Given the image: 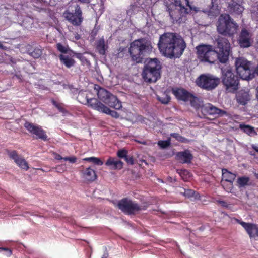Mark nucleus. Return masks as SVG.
<instances>
[{
  "label": "nucleus",
  "instance_id": "f257e3e1",
  "mask_svg": "<svg viewBox=\"0 0 258 258\" xmlns=\"http://www.w3.org/2000/svg\"><path fill=\"white\" fill-rule=\"evenodd\" d=\"M215 49L211 45L201 44L196 47L198 58L200 61L214 63L218 59L222 63H226L230 54V44L225 37L218 36L215 38Z\"/></svg>",
  "mask_w": 258,
  "mask_h": 258
},
{
  "label": "nucleus",
  "instance_id": "f03ea898",
  "mask_svg": "<svg viewBox=\"0 0 258 258\" xmlns=\"http://www.w3.org/2000/svg\"><path fill=\"white\" fill-rule=\"evenodd\" d=\"M152 51L151 41L143 38L135 40L131 42L128 49L127 47H120L117 49L116 56L117 58H123L127 56L129 53L132 60L139 63L142 62Z\"/></svg>",
  "mask_w": 258,
  "mask_h": 258
},
{
  "label": "nucleus",
  "instance_id": "7ed1b4c3",
  "mask_svg": "<svg viewBox=\"0 0 258 258\" xmlns=\"http://www.w3.org/2000/svg\"><path fill=\"white\" fill-rule=\"evenodd\" d=\"M158 46L165 56L169 58H178L182 54L186 43L177 34L165 33L160 36Z\"/></svg>",
  "mask_w": 258,
  "mask_h": 258
},
{
  "label": "nucleus",
  "instance_id": "20e7f679",
  "mask_svg": "<svg viewBox=\"0 0 258 258\" xmlns=\"http://www.w3.org/2000/svg\"><path fill=\"white\" fill-rule=\"evenodd\" d=\"M165 5L173 23H184L187 14L200 11L199 8L191 5L189 0H167Z\"/></svg>",
  "mask_w": 258,
  "mask_h": 258
},
{
  "label": "nucleus",
  "instance_id": "39448f33",
  "mask_svg": "<svg viewBox=\"0 0 258 258\" xmlns=\"http://www.w3.org/2000/svg\"><path fill=\"white\" fill-rule=\"evenodd\" d=\"M162 66L156 58H149L145 62L142 72V77L146 82L155 83L161 76Z\"/></svg>",
  "mask_w": 258,
  "mask_h": 258
},
{
  "label": "nucleus",
  "instance_id": "423d86ee",
  "mask_svg": "<svg viewBox=\"0 0 258 258\" xmlns=\"http://www.w3.org/2000/svg\"><path fill=\"white\" fill-rule=\"evenodd\" d=\"M238 25L229 15L221 14L218 18L217 30L222 37H232L236 33Z\"/></svg>",
  "mask_w": 258,
  "mask_h": 258
},
{
  "label": "nucleus",
  "instance_id": "0eeeda50",
  "mask_svg": "<svg viewBox=\"0 0 258 258\" xmlns=\"http://www.w3.org/2000/svg\"><path fill=\"white\" fill-rule=\"evenodd\" d=\"M222 83L228 92H234L238 89L239 77L231 69H221Z\"/></svg>",
  "mask_w": 258,
  "mask_h": 258
},
{
  "label": "nucleus",
  "instance_id": "6e6552de",
  "mask_svg": "<svg viewBox=\"0 0 258 258\" xmlns=\"http://www.w3.org/2000/svg\"><path fill=\"white\" fill-rule=\"evenodd\" d=\"M237 73L243 80H249L254 77V73L251 61L244 57L237 58L235 61Z\"/></svg>",
  "mask_w": 258,
  "mask_h": 258
},
{
  "label": "nucleus",
  "instance_id": "1a4fd4ad",
  "mask_svg": "<svg viewBox=\"0 0 258 258\" xmlns=\"http://www.w3.org/2000/svg\"><path fill=\"white\" fill-rule=\"evenodd\" d=\"M117 207L123 213L128 215H135L147 208V205H140L127 198H123L119 201Z\"/></svg>",
  "mask_w": 258,
  "mask_h": 258
},
{
  "label": "nucleus",
  "instance_id": "9d476101",
  "mask_svg": "<svg viewBox=\"0 0 258 258\" xmlns=\"http://www.w3.org/2000/svg\"><path fill=\"white\" fill-rule=\"evenodd\" d=\"M220 82L219 78L209 74H202L196 80V84L199 87L207 91L214 89Z\"/></svg>",
  "mask_w": 258,
  "mask_h": 258
},
{
  "label": "nucleus",
  "instance_id": "9b49d317",
  "mask_svg": "<svg viewBox=\"0 0 258 258\" xmlns=\"http://www.w3.org/2000/svg\"><path fill=\"white\" fill-rule=\"evenodd\" d=\"M77 99L81 103L87 105L91 108L102 113L105 106L104 104L98 101L96 98H89L83 92H80L79 93Z\"/></svg>",
  "mask_w": 258,
  "mask_h": 258
},
{
  "label": "nucleus",
  "instance_id": "f8f14e48",
  "mask_svg": "<svg viewBox=\"0 0 258 258\" xmlns=\"http://www.w3.org/2000/svg\"><path fill=\"white\" fill-rule=\"evenodd\" d=\"M63 16L67 20L75 26H80L83 20L82 12L78 5L75 6L74 12L66 11Z\"/></svg>",
  "mask_w": 258,
  "mask_h": 258
},
{
  "label": "nucleus",
  "instance_id": "ddd939ff",
  "mask_svg": "<svg viewBox=\"0 0 258 258\" xmlns=\"http://www.w3.org/2000/svg\"><path fill=\"white\" fill-rule=\"evenodd\" d=\"M24 126L29 133L35 135L37 138L40 139L43 141H47L48 140L47 136L45 131L41 126L35 125L28 121H26Z\"/></svg>",
  "mask_w": 258,
  "mask_h": 258
},
{
  "label": "nucleus",
  "instance_id": "4468645a",
  "mask_svg": "<svg viewBox=\"0 0 258 258\" xmlns=\"http://www.w3.org/2000/svg\"><path fill=\"white\" fill-rule=\"evenodd\" d=\"M201 109L202 113L205 115L208 114L221 117L227 115L226 111L218 108L210 103L202 105Z\"/></svg>",
  "mask_w": 258,
  "mask_h": 258
},
{
  "label": "nucleus",
  "instance_id": "2eb2a0df",
  "mask_svg": "<svg viewBox=\"0 0 258 258\" xmlns=\"http://www.w3.org/2000/svg\"><path fill=\"white\" fill-rule=\"evenodd\" d=\"M251 34L245 28H243L238 38L239 45L242 48H247L251 45Z\"/></svg>",
  "mask_w": 258,
  "mask_h": 258
},
{
  "label": "nucleus",
  "instance_id": "dca6fc26",
  "mask_svg": "<svg viewBox=\"0 0 258 258\" xmlns=\"http://www.w3.org/2000/svg\"><path fill=\"white\" fill-rule=\"evenodd\" d=\"M176 159L182 164H189L191 162L194 156L189 150L177 152L175 154Z\"/></svg>",
  "mask_w": 258,
  "mask_h": 258
},
{
  "label": "nucleus",
  "instance_id": "f3484780",
  "mask_svg": "<svg viewBox=\"0 0 258 258\" xmlns=\"http://www.w3.org/2000/svg\"><path fill=\"white\" fill-rule=\"evenodd\" d=\"M8 154L20 167L26 170H28L29 168L28 163L23 158L19 157L16 151L9 152Z\"/></svg>",
  "mask_w": 258,
  "mask_h": 258
},
{
  "label": "nucleus",
  "instance_id": "a211bd4d",
  "mask_svg": "<svg viewBox=\"0 0 258 258\" xmlns=\"http://www.w3.org/2000/svg\"><path fill=\"white\" fill-rule=\"evenodd\" d=\"M82 177L86 181L92 182L95 181L97 177L96 172L90 167L86 168L81 171Z\"/></svg>",
  "mask_w": 258,
  "mask_h": 258
},
{
  "label": "nucleus",
  "instance_id": "6ab92c4d",
  "mask_svg": "<svg viewBox=\"0 0 258 258\" xmlns=\"http://www.w3.org/2000/svg\"><path fill=\"white\" fill-rule=\"evenodd\" d=\"M239 223L245 229L250 237L258 236V227L256 224L240 221Z\"/></svg>",
  "mask_w": 258,
  "mask_h": 258
},
{
  "label": "nucleus",
  "instance_id": "aec40b11",
  "mask_svg": "<svg viewBox=\"0 0 258 258\" xmlns=\"http://www.w3.org/2000/svg\"><path fill=\"white\" fill-rule=\"evenodd\" d=\"M172 92L176 98L179 100L185 102L188 101L190 97H191V93L188 92L184 89L177 88L173 89Z\"/></svg>",
  "mask_w": 258,
  "mask_h": 258
},
{
  "label": "nucleus",
  "instance_id": "412c9836",
  "mask_svg": "<svg viewBox=\"0 0 258 258\" xmlns=\"http://www.w3.org/2000/svg\"><path fill=\"white\" fill-rule=\"evenodd\" d=\"M104 103L110 107L113 108L116 110L120 109L122 107L121 102L115 96L111 93Z\"/></svg>",
  "mask_w": 258,
  "mask_h": 258
},
{
  "label": "nucleus",
  "instance_id": "4be33fe9",
  "mask_svg": "<svg viewBox=\"0 0 258 258\" xmlns=\"http://www.w3.org/2000/svg\"><path fill=\"white\" fill-rule=\"evenodd\" d=\"M236 100L240 105H245L250 100V96L247 91L240 90L236 95Z\"/></svg>",
  "mask_w": 258,
  "mask_h": 258
},
{
  "label": "nucleus",
  "instance_id": "5701e85b",
  "mask_svg": "<svg viewBox=\"0 0 258 258\" xmlns=\"http://www.w3.org/2000/svg\"><path fill=\"white\" fill-rule=\"evenodd\" d=\"M202 11L207 14L210 18H215L220 14V10L217 5H214L212 1L208 9H206Z\"/></svg>",
  "mask_w": 258,
  "mask_h": 258
},
{
  "label": "nucleus",
  "instance_id": "b1692460",
  "mask_svg": "<svg viewBox=\"0 0 258 258\" xmlns=\"http://www.w3.org/2000/svg\"><path fill=\"white\" fill-rule=\"evenodd\" d=\"M59 60L61 64L64 65L67 68H71L74 66L76 61L68 55L60 54Z\"/></svg>",
  "mask_w": 258,
  "mask_h": 258
},
{
  "label": "nucleus",
  "instance_id": "393cba45",
  "mask_svg": "<svg viewBox=\"0 0 258 258\" xmlns=\"http://www.w3.org/2000/svg\"><path fill=\"white\" fill-rule=\"evenodd\" d=\"M43 49L40 46L33 47L29 46L27 48L28 53L34 58H38L41 57L42 54Z\"/></svg>",
  "mask_w": 258,
  "mask_h": 258
},
{
  "label": "nucleus",
  "instance_id": "a878e982",
  "mask_svg": "<svg viewBox=\"0 0 258 258\" xmlns=\"http://www.w3.org/2000/svg\"><path fill=\"white\" fill-rule=\"evenodd\" d=\"M123 162L120 160L109 158L105 163L106 165L112 169H120L123 167Z\"/></svg>",
  "mask_w": 258,
  "mask_h": 258
},
{
  "label": "nucleus",
  "instance_id": "bb28decb",
  "mask_svg": "<svg viewBox=\"0 0 258 258\" xmlns=\"http://www.w3.org/2000/svg\"><path fill=\"white\" fill-rule=\"evenodd\" d=\"M95 89L97 90V96L98 98L103 102L111 94V93L108 92L107 90L99 87L98 85L95 86Z\"/></svg>",
  "mask_w": 258,
  "mask_h": 258
},
{
  "label": "nucleus",
  "instance_id": "cd10ccee",
  "mask_svg": "<svg viewBox=\"0 0 258 258\" xmlns=\"http://www.w3.org/2000/svg\"><path fill=\"white\" fill-rule=\"evenodd\" d=\"M229 10L231 14H241L243 10V7L235 2H232L229 4Z\"/></svg>",
  "mask_w": 258,
  "mask_h": 258
},
{
  "label": "nucleus",
  "instance_id": "c85d7f7f",
  "mask_svg": "<svg viewBox=\"0 0 258 258\" xmlns=\"http://www.w3.org/2000/svg\"><path fill=\"white\" fill-rule=\"evenodd\" d=\"M96 48L100 54H105L106 51L108 48V46L105 44V42L103 38H100L97 41Z\"/></svg>",
  "mask_w": 258,
  "mask_h": 258
},
{
  "label": "nucleus",
  "instance_id": "c756f323",
  "mask_svg": "<svg viewBox=\"0 0 258 258\" xmlns=\"http://www.w3.org/2000/svg\"><path fill=\"white\" fill-rule=\"evenodd\" d=\"M223 179L226 182L233 184L236 175L228 171L226 169L222 170Z\"/></svg>",
  "mask_w": 258,
  "mask_h": 258
},
{
  "label": "nucleus",
  "instance_id": "7c9ffc66",
  "mask_svg": "<svg viewBox=\"0 0 258 258\" xmlns=\"http://www.w3.org/2000/svg\"><path fill=\"white\" fill-rule=\"evenodd\" d=\"M239 128L250 136H254L257 135L254 128L250 125L241 124L239 125Z\"/></svg>",
  "mask_w": 258,
  "mask_h": 258
},
{
  "label": "nucleus",
  "instance_id": "2f4dec72",
  "mask_svg": "<svg viewBox=\"0 0 258 258\" xmlns=\"http://www.w3.org/2000/svg\"><path fill=\"white\" fill-rule=\"evenodd\" d=\"M250 179L247 176L240 177L237 179V182L239 187H244L248 185Z\"/></svg>",
  "mask_w": 258,
  "mask_h": 258
},
{
  "label": "nucleus",
  "instance_id": "473e14b6",
  "mask_svg": "<svg viewBox=\"0 0 258 258\" xmlns=\"http://www.w3.org/2000/svg\"><path fill=\"white\" fill-rule=\"evenodd\" d=\"M170 137L174 138L176 139V140L181 142V143H187L189 142V140L185 137L181 136L178 133H171L170 134Z\"/></svg>",
  "mask_w": 258,
  "mask_h": 258
},
{
  "label": "nucleus",
  "instance_id": "72a5a7b5",
  "mask_svg": "<svg viewBox=\"0 0 258 258\" xmlns=\"http://www.w3.org/2000/svg\"><path fill=\"white\" fill-rule=\"evenodd\" d=\"M189 98H190L188 99V101L190 102V104L192 107L195 108H199L201 107L198 98L192 94H191V97H190Z\"/></svg>",
  "mask_w": 258,
  "mask_h": 258
},
{
  "label": "nucleus",
  "instance_id": "f704fd0d",
  "mask_svg": "<svg viewBox=\"0 0 258 258\" xmlns=\"http://www.w3.org/2000/svg\"><path fill=\"white\" fill-rule=\"evenodd\" d=\"M83 160L92 162L96 165H102L103 162L98 158L95 157H87L83 159Z\"/></svg>",
  "mask_w": 258,
  "mask_h": 258
},
{
  "label": "nucleus",
  "instance_id": "c9c22d12",
  "mask_svg": "<svg viewBox=\"0 0 258 258\" xmlns=\"http://www.w3.org/2000/svg\"><path fill=\"white\" fill-rule=\"evenodd\" d=\"M75 55L76 58H78L83 65L89 67L91 65L90 61L84 56L83 54L80 53H75Z\"/></svg>",
  "mask_w": 258,
  "mask_h": 258
},
{
  "label": "nucleus",
  "instance_id": "e433bc0d",
  "mask_svg": "<svg viewBox=\"0 0 258 258\" xmlns=\"http://www.w3.org/2000/svg\"><path fill=\"white\" fill-rule=\"evenodd\" d=\"M51 103L52 104L57 108L59 112L66 114L67 113V110L63 107V104L61 103H58L54 99H51Z\"/></svg>",
  "mask_w": 258,
  "mask_h": 258
},
{
  "label": "nucleus",
  "instance_id": "4c0bfd02",
  "mask_svg": "<svg viewBox=\"0 0 258 258\" xmlns=\"http://www.w3.org/2000/svg\"><path fill=\"white\" fill-rule=\"evenodd\" d=\"M170 97L166 93H164L162 96H158L157 99L162 104H167L170 100Z\"/></svg>",
  "mask_w": 258,
  "mask_h": 258
},
{
  "label": "nucleus",
  "instance_id": "58836bf2",
  "mask_svg": "<svg viewBox=\"0 0 258 258\" xmlns=\"http://www.w3.org/2000/svg\"><path fill=\"white\" fill-rule=\"evenodd\" d=\"M102 113L110 115L112 117L117 118L119 117V114L115 111L110 110L107 106H105L104 110H103Z\"/></svg>",
  "mask_w": 258,
  "mask_h": 258
},
{
  "label": "nucleus",
  "instance_id": "ea45409f",
  "mask_svg": "<svg viewBox=\"0 0 258 258\" xmlns=\"http://www.w3.org/2000/svg\"><path fill=\"white\" fill-rule=\"evenodd\" d=\"M180 192L187 198L192 197L196 194V192L194 190L190 189H185L183 188H181Z\"/></svg>",
  "mask_w": 258,
  "mask_h": 258
},
{
  "label": "nucleus",
  "instance_id": "a19ab883",
  "mask_svg": "<svg viewBox=\"0 0 258 258\" xmlns=\"http://www.w3.org/2000/svg\"><path fill=\"white\" fill-rule=\"evenodd\" d=\"M158 145L160 147V148L162 149H165L168 147L170 145V140H167L165 141H162L160 140L158 142Z\"/></svg>",
  "mask_w": 258,
  "mask_h": 258
},
{
  "label": "nucleus",
  "instance_id": "79ce46f5",
  "mask_svg": "<svg viewBox=\"0 0 258 258\" xmlns=\"http://www.w3.org/2000/svg\"><path fill=\"white\" fill-rule=\"evenodd\" d=\"M56 48L57 50L61 53H67L68 52V48L60 43L56 44Z\"/></svg>",
  "mask_w": 258,
  "mask_h": 258
},
{
  "label": "nucleus",
  "instance_id": "37998d69",
  "mask_svg": "<svg viewBox=\"0 0 258 258\" xmlns=\"http://www.w3.org/2000/svg\"><path fill=\"white\" fill-rule=\"evenodd\" d=\"M117 156L120 158L124 159L127 155V151L126 150L122 149L118 151L117 153Z\"/></svg>",
  "mask_w": 258,
  "mask_h": 258
},
{
  "label": "nucleus",
  "instance_id": "c03bdc74",
  "mask_svg": "<svg viewBox=\"0 0 258 258\" xmlns=\"http://www.w3.org/2000/svg\"><path fill=\"white\" fill-rule=\"evenodd\" d=\"M177 172L182 177L184 176L187 175L189 172L186 169H177Z\"/></svg>",
  "mask_w": 258,
  "mask_h": 258
},
{
  "label": "nucleus",
  "instance_id": "a18cd8bd",
  "mask_svg": "<svg viewBox=\"0 0 258 258\" xmlns=\"http://www.w3.org/2000/svg\"><path fill=\"white\" fill-rule=\"evenodd\" d=\"M124 159L129 164L133 165L134 164V160L133 156L127 155Z\"/></svg>",
  "mask_w": 258,
  "mask_h": 258
},
{
  "label": "nucleus",
  "instance_id": "49530a36",
  "mask_svg": "<svg viewBox=\"0 0 258 258\" xmlns=\"http://www.w3.org/2000/svg\"><path fill=\"white\" fill-rule=\"evenodd\" d=\"M0 249L2 250L6 251H7L8 252V256H10L12 254V251L10 249L8 248L0 247Z\"/></svg>",
  "mask_w": 258,
  "mask_h": 258
},
{
  "label": "nucleus",
  "instance_id": "de8ad7c7",
  "mask_svg": "<svg viewBox=\"0 0 258 258\" xmlns=\"http://www.w3.org/2000/svg\"><path fill=\"white\" fill-rule=\"evenodd\" d=\"M68 161L71 163H75L77 161V158L75 156L69 157Z\"/></svg>",
  "mask_w": 258,
  "mask_h": 258
},
{
  "label": "nucleus",
  "instance_id": "09e8293b",
  "mask_svg": "<svg viewBox=\"0 0 258 258\" xmlns=\"http://www.w3.org/2000/svg\"><path fill=\"white\" fill-rule=\"evenodd\" d=\"M251 147L255 152L258 153V145H257L252 144Z\"/></svg>",
  "mask_w": 258,
  "mask_h": 258
},
{
  "label": "nucleus",
  "instance_id": "8fccbe9b",
  "mask_svg": "<svg viewBox=\"0 0 258 258\" xmlns=\"http://www.w3.org/2000/svg\"><path fill=\"white\" fill-rule=\"evenodd\" d=\"M55 159H56V160H62V157H61V156L58 154H55Z\"/></svg>",
  "mask_w": 258,
  "mask_h": 258
},
{
  "label": "nucleus",
  "instance_id": "3c124183",
  "mask_svg": "<svg viewBox=\"0 0 258 258\" xmlns=\"http://www.w3.org/2000/svg\"><path fill=\"white\" fill-rule=\"evenodd\" d=\"M219 203L221 204V205L223 207H226L227 206V204L225 202L223 201H219Z\"/></svg>",
  "mask_w": 258,
  "mask_h": 258
},
{
  "label": "nucleus",
  "instance_id": "603ef678",
  "mask_svg": "<svg viewBox=\"0 0 258 258\" xmlns=\"http://www.w3.org/2000/svg\"><path fill=\"white\" fill-rule=\"evenodd\" d=\"M10 61L12 62V63H16V60L13 58L12 57H10L9 58Z\"/></svg>",
  "mask_w": 258,
  "mask_h": 258
},
{
  "label": "nucleus",
  "instance_id": "864d4df0",
  "mask_svg": "<svg viewBox=\"0 0 258 258\" xmlns=\"http://www.w3.org/2000/svg\"><path fill=\"white\" fill-rule=\"evenodd\" d=\"M108 253L107 252H106V253H105L103 255V256H102V258H107V257H108Z\"/></svg>",
  "mask_w": 258,
  "mask_h": 258
},
{
  "label": "nucleus",
  "instance_id": "5fc2aeb1",
  "mask_svg": "<svg viewBox=\"0 0 258 258\" xmlns=\"http://www.w3.org/2000/svg\"><path fill=\"white\" fill-rule=\"evenodd\" d=\"M61 167V166H58L56 167V169L58 172H60V168Z\"/></svg>",
  "mask_w": 258,
  "mask_h": 258
},
{
  "label": "nucleus",
  "instance_id": "6e6d98bb",
  "mask_svg": "<svg viewBox=\"0 0 258 258\" xmlns=\"http://www.w3.org/2000/svg\"><path fill=\"white\" fill-rule=\"evenodd\" d=\"M0 49L5 50V49H6V47L4 46L3 44L0 43Z\"/></svg>",
  "mask_w": 258,
  "mask_h": 258
},
{
  "label": "nucleus",
  "instance_id": "4d7b16f0",
  "mask_svg": "<svg viewBox=\"0 0 258 258\" xmlns=\"http://www.w3.org/2000/svg\"><path fill=\"white\" fill-rule=\"evenodd\" d=\"M249 154L250 155L253 156H254L255 155V153H253V152H252V151H250V152H249Z\"/></svg>",
  "mask_w": 258,
  "mask_h": 258
},
{
  "label": "nucleus",
  "instance_id": "13d9d810",
  "mask_svg": "<svg viewBox=\"0 0 258 258\" xmlns=\"http://www.w3.org/2000/svg\"><path fill=\"white\" fill-rule=\"evenodd\" d=\"M62 159H63L65 161H68L69 157H64V158L62 157Z\"/></svg>",
  "mask_w": 258,
  "mask_h": 258
},
{
  "label": "nucleus",
  "instance_id": "bf43d9fd",
  "mask_svg": "<svg viewBox=\"0 0 258 258\" xmlns=\"http://www.w3.org/2000/svg\"><path fill=\"white\" fill-rule=\"evenodd\" d=\"M16 76L18 78H20L19 76L18 75H16Z\"/></svg>",
  "mask_w": 258,
  "mask_h": 258
}]
</instances>
